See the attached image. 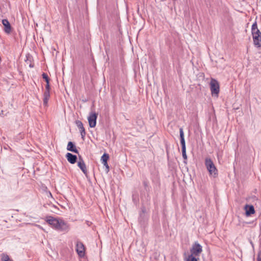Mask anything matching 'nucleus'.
<instances>
[{"mask_svg": "<svg viewBox=\"0 0 261 261\" xmlns=\"http://www.w3.org/2000/svg\"><path fill=\"white\" fill-rule=\"evenodd\" d=\"M46 221L56 230L67 232L69 230V225L61 219L55 218L52 216L46 217Z\"/></svg>", "mask_w": 261, "mask_h": 261, "instance_id": "nucleus-1", "label": "nucleus"}, {"mask_svg": "<svg viewBox=\"0 0 261 261\" xmlns=\"http://www.w3.org/2000/svg\"><path fill=\"white\" fill-rule=\"evenodd\" d=\"M205 165L210 175L214 177H216L218 176V170L210 158L205 159Z\"/></svg>", "mask_w": 261, "mask_h": 261, "instance_id": "nucleus-2", "label": "nucleus"}, {"mask_svg": "<svg viewBox=\"0 0 261 261\" xmlns=\"http://www.w3.org/2000/svg\"><path fill=\"white\" fill-rule=\"evenodd\" d=\"M67 149V150L73 152L74 153H79L78 150L76 149L74 143L71 141H69L68 143Z\"/></svg>", "mask_w": 261, "mask_h": 261, "instance_id": "nucleus-14", "label": "nucleus"}, {"mask_svg": "<svg viewBox=\"0 0 261 261\" xmlns=\"http://www.w3.org/2000/svg\"><path fill=\"white\" fill-rule=\"evenodd\" d=\"M109 159V155L105 153L101 157L100 161L103 164H106L108 163V161Z\"/></svg>", "mask_w": 261, "mask_h": 261, "instance_id": "nucleus-17", "label": "nucleus"}, {"mask_svg": "<svg viewBox=\"0 0 261 261\" xmlns=\"http://www.w3.org/2000/svg\"><path fill=\"white\" fill-rule=\"evenodd\" d=\"M147 219V214H144L143 215L142 213H140V216L138 220L141 225H144L146 222Z\"/></svg>", "mask_w": 261, "mask_h": 261, "instance_id": "nucleus-16", "label": "nucleus"}, {"mask_svg": "<svg viewBox=\"0 0 261 261\" xmlns=\"http://www.w3.org/2000/svg\"><path fill=\"white\" fill-rule=\"evenodd\" d=\"M50 98V91H45L43 93V105L46 106Z\"/></svg>", "mask_w": 261, "mask_h": 261, "instance_id": "nucleus-15", "label": "nucleus"}, {"mask_svg": "<svg viewBox=\"0 0 261 261\" xmlns=\"http://www.w3.org/2000/svg\"><path fill=\"white\" fill-rule=\"evenodd\" d=\"M30 67H34V65H32V64H30Z\"/></svg>", "mask_w": 261, "mask_h": 261, "instance_id": "nucleus-27", "label": "nucleus"}, {"mask_svg": "<svg viewBox=\"0 0 261 261\" xmlns=\"http://www.w3.org/2000/svg\"><path fill=\"white\" fill-rule=\"evenodd\" d=\"M179 136H180V144L181 145V151L182 157L184 159V163L185 164H187V155L186 154V142L184 138V133L183 129L182 128H179Z\"/></svg>", "mask_w": 261, "mask_h": 261, "instance_id": "nucleus-3", "label": "nucleus"}, {"mask_svg": "<svg viewBox=\"0 0 261 261\" xmlns=\"http://www.w3.org/2000/svg\"><path fill=\"white\" fill-rule=\"evenodd\" d=\"M50 89L49 82H47L45 85V91H50Z\"/></svg>", "mask_w": 261, "mask_h": 261, "instance_id": "nucleus-24", "label": "nucleus"}, {"mask_svg": "<svg viewBox=\"0 0 261 261\" xmlns=\"http://www.w3.org/2000/svg\"><path fill=\"white\" fill-rule=\"evenodd\" d=\"M2 261H12L8 255H4L3 257L2 258Z\"/></svg>", "mask_w": 261, "mask_h": 261, "instance_id": "nucleus-22", "label": "nucleus"}, {"mask_svg": "<svg viewBox=\"0 0 261 261\" xmlns=\"http://www.w3.org/2000/svg\"><path fill=\"white\" fill-rule=\"evenodd\" d=\"M53 206H54V207L55 208L58 209V208H57V207L56 206L53 205Z\"/></svg>", "mask_w": 261, "mask_h": 261, "instance_id": "nucleus-28", "label": "nucleus"}, {"mask_svg": "<svg viewBox=\"0 0 261 261\" xmlns=\"http://www.w3.org/2000/svg\"><path fill=\"white\" fill-rule=\"evenodd\" d=\"M143 185L146 191H147L148 190H149L148 181H147V180L146 179V180H143Z\"/></svg>", "mask_w": 261, "mask_h": 261, "instance_id": "nucleus-21", "label": "nucleus"}, {"mask_svg": "<svg viewBox=\"0 0 261 261\" xmlns=\"http://www.w3.org/2000/svg\"><path fill=\"white\" fill-rule=\"evenodd\" d=\"M166 151H167V154H168V149H167V150H166Z\"/></svg>", "mask_w": 261, "mask_h": 261, "instance_id": "nucleus-29", "label": "nucleus"}, {"mask_svg": "<svg viewBox=\"0 0 261 261\" xmlns=\"http://www.w3.org/2000/svg\"><path fill=\"white\" fill-rule=\"evenodd\" d=\"M202 251V247L197 242H195L190 249L191 254L194 256H199Z\"/></svg>", "mask_w": 261, "mask_h": 261, "instance_id": "nucleus-4", "label": "nucleus"}, {"mask_svg": "<svg viewBox=\"0 0 261 261\" xmlns=\"http://www.w3.org/2000/svg\"><path fill=\"white\" fill-rule=\"evenodd\" d=\"M2 23L4 26V31L7 34H10L11 32L12 27L8 19H4L2 20Z\"/></svg>", "mask_w": 261, "mask_h": 261, "instance_id": "nucleus-12", "label": "nucleus"}, {"mask_svg": "<svg viewBox=\"0 0 261 261\" xmlns=\"http://www.w3.org/2000/svg\"><path fill=\"white\" fill-rule=\"evenodd\" d=\"M98 114L96 112H91L88 117V120L90 127H94L96 124V120Z\"/></svg>", "mask_w": 261, "mask_h": 261, "instance_id": "nucleus-8", "label": "nucleus"}, {"mask_svg": "<svg viewBox=\"0 0 261 261\" xmlns=\"http://www.w3.org/2000/svg\"><path fill=\"white\" fill-rule=\"evenodd\" d=\"M256 33L252 34L254 45L257 48L261 47V32L257 31Z\"/></svg>", "mask_w": 261, "mask_h": 261, "instance_id": "nucleus-6", "label": "nucleus"}, {"mask_svg": "<svg viewBox=\"0 0 261 261\" xmlns=\"http://www.w3.org/2000/svg\"><path fill=\"white\" fill-rule=\"evenodd\" d=\"M140 213H142L143 215L144 214H146V209L145 206L141 207V211Z\"/></svg>", "mask_w": 261, "mask_h": 261, "instance_id": "nucleus-23", "label": "nucleus"}, {"mask_svg": "<svg viewBox=\"0 0 261 261\" xmlns=\"http://www.w3.org/2000/svg\"><path fill=\"white\" fill-rule=\"evenodd\" d=\"M75 124L79 129L82 139L84 140L86 133L82 122L80 120H76Z\"/></svg>", "mask_w": 261, "mask_h": 261, "instance_id": "nucleus-9", "label": "nucleus"}, {"mask_svg": "<svg viewBox=\"0 0 261 261\" xmlns=\"http://www.w3.org/2000/svg\"><path fill=\"white\" fill-rule=\"evenodd\" d=\"M103 166L106 167V171L107 172H108L109 171V166L108 164V163L106 164H103Z\"/></svg>", "mask_w": 261, "mask_h": 261, "instance_id": "nucleus-25", "label": "nucleus"}, {"mask_svg": "<svg viewBox=\"0 0 261 261\" xmlns=\"http://www.w3.org/2000/svg\"><path fill=\"white\" fill-rule=\"evenodd\" d=\"M245 215L246 216H250L255 213L254 207L252 205L246 204L244 206Z\"/></svg>", "mask_w": 261, "mask_h": 261, "instance_id": "nucleus-11", "label": "nucleus"}, {"mask_svg": "<svg viewBox=\"0 0 261 261\" xmlns=\"http://www.w3.org/2000/svg\"><path fill=\"white\" fill-rule=\"evenodd\" d=\"M196 256L189 255L186 261H198V258H196Z\"/></svg>", "mask_w": 261, "mask_h": 261, "instance_id": "nucleus-19", "label": "nucleus"}, {"mask_svg": "<svg viewBox=\"0 0 261 261\" xmlns=\"http://www.w3.org/2000/svg\"><path fill=\"white\" fill-rule=\"evenodd\" d=\"M257 261H261V257L259 256V255H258L257 257Z\"/></svg>", "mask_w": 261, "mask_h": 261, "instance_id": "nucleus-26", "label": "nucleus"}, {"mask_svg": "<svg viewBox=\"0 0 261 261\" xmlns=\"http://www.w3.org/2000/svg\"><path fill=\"white\" fill-rule=\"evenodd\" d=\"M210 88L212 95H216L218 96L220 91L219 84L218 81L212 79L210 83Z\"/></svg>", "mask_w": 261, "mask_h": 261, "instance_id": "nucleus-5", "label": "nucleus"}, {"mask_svg": "<svg viewBox=\"0 0 261 261\" xmlns=\"http://www.w3.org/2000/svg\"><path fill=\"white\" fill-rule=\"evenodd\" d=\"M76 251L81 257H83L85 255V247L84 244L81 241H77L76 244Z\"/></svg>", "mask_w": 261, "mask_h": 261, "instance_id": "nucleus-7", "label": "nucleus"}, {"mask_svg": "<svg viewBox=\"0 0 261 261\" xmlns=\"http://www.w3.org/2000/svg\"><path fill=\"white\" fill-rule=\"evenodd\" d=\"M66 158L67 161L72 164H75L77 162V158L76 155L68 152L66 154Z\"/></svg>", "mask_w": 261, "mask_h": 261, "instance_id": "nucleus-13", "label": "nucleus"}, {"mask_svg": "<svg viewBox=\"0 0 261 261\" xmlns=\"http://www.w3.org/2000/svg\"><path fill=\"white\" fill-rule=\"evenodd\" d=\"M42 78L45 80V81L46 82V83L47 82H48V83L49 82L50 79L48 77V76L47 75V73H43V74H42Z\"/></svg>", "mask_w": 261, "mask_h": 261, "instance_id": "nucleus-20", "label": "nucleus"}, {"mask_svg": "<svg viewBox=\"0 0 261 261\" xmlns=\"http://www.w3.org/2000/svg\"><path fill=\"white\" fill-rule=\"evenodd\" d=\"M257 31H259L257 28V24L256 21H255L251 27V34L256 33Z\"/></svg>", "mask_w": 261, "mask_h": 261, "instance_id": "nucleus-18", "label": "nucleus"}, {"mask_svg": "<svg viewBox=\"0 0 261 261\" xmlns=\"http://www.w3.org/2000/svg\"><path fill=\"white\" fill-rule=\"evenodd\" d=\"M77 166L83 171L84 174L87 175L88 173L87 167L83 159L80 155L79 156V161L77 162Z\"/></svg>", "mask_w": 261, "mask_h": 261, "instance_id": "nucleus-10", "label": "nucleus"}]
</instances>
